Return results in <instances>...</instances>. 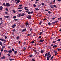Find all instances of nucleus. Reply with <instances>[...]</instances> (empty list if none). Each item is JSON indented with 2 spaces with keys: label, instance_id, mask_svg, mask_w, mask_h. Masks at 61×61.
Returning <instances> with one entry per match:
<instances>
[{
  "label": "nucleus",
  "instance_id": "nucleus-1",
  "mask_svg": "<svg viewBox=\"0 0 61 61\" xmlns=\"http://www.w3.org/2000/svg\"><path fill=\"white\" fill-rule=\"evenodd\" d=\"M0 40H1V41H4L3 43H6V41H5V40H4L3 39L1 38L0 39Z\"/></svg>",
  "mask_w": 61,
  "mask_h": 61
},
{
  "label": "nucleus",
  "instance_id": "nucleus-2",
  "mask_svg": "<svg viewBox=\"0 0 61 61\" xmlns=\"http://www.w3.org/2000/svg\"><path fill=\"white\" fill-rule=\"evenodd\" d=\"M10 6V4L8 3H6V6L7 7H8V6Z\"/></svg>",
  "mask_w": 61,
  "mask_h": 61
},
{
  "label": "nucleus",
  "instance_id": "nucleus-3",
  "mask_svg": "<svg viewBox=\"0 0 61 61\" xmlns=\"http://www.w3.org/2000/svg\"><path fill=\"white\" fill-rule=\"evenodd\" d=\"M55 54V55H57V52L55 50L54 51Z\"/></svg>",
  "mask_w": 61,
  "mask_h": 61
},
{
  "label": "nucleus",
  "instance_id": "nucleus-4",
  "mask_svg": "<svg viewBox=\"0 0 61 61\" xmlns=\"http://www.w3.org/2000/svg\"><path fill=\"white\" fill-rule=\"evenodd\" d=\"M31 17H32L31 16L29 15H28L27 17V18H28V19H31Z\"/></svg>",
  "mask_w": 61,
  "mask_h": 61
},
{
  "label": "nucleus",
  "instance_id": "nucleus-5",
  "mask_svg": "<svg viewBox=\"0 0 61 61\" xmlns=\"http://www.w3.org/2000/svg\"><path fill=\"white\" fill-rule=\"evenodd\" d=\"M29 12V10H27L26 11V13H28V14H30L31 13V12L30 11Z\"/></svg>",
  "mask_w": 61,
  "mask_h": 61
},
{
  "label": "nucleus",
  "instance_id": "nucleus-6",
  "mask_svg": "<svg viewBox=\"0 0 61 61\" xmlns=\"http://www.w3.org/2000/svg\"><path fill=\"white\" fill-rule=\"evenodd\" d=\"M44 52V50H41V53H43Z\"/></svg>",
  "mask_w": 61,
  "mask_h": 61
},
{
  "label": "nucleus",
  "instance_id": "nucleus-7",
  "mask_svg": "<svg viewBox=\"0 0 61 61\" xmlns=\"http://www.w3.org/2000/svg\"><path fill=\"white\" fill-rule=\"evenodd\" d=\"M53 6L54 7H55V8H56H56H57V7H56V5H53Z\"/></svg>",
  "mask_w": 61,
  "mask_h": 61
},
{
  "label": "nucleus",
  "instance_id": "nucleus-8",
  "mask_svg": "<svg viewBox=\"0 0 61 61\" xmlns=\"http://www.w3.org/2000/svg\"><path fill=\"white\" fill-rule=\"evenodd\" d=\"M0 10H3V7H2V6H0Z\"/></svg>",
  "mask_w": 61,
  "mask_h": 61
},
{
  "label": "nucleus",
  "instance_id": "nucleus-9",
  "mask_svg": "<svg viewBox=\"0 0 61 61\" xmlns=\"http://www.w3.org/2000/svg\"><path fill=\"white\" fill-rule=\"evenodd\" d=\"M12 52V51L10 50L9 51V54H11Z\"/></svg>",
  "mask_w": 61,
  "mask_h": 61
},
{
  "label": "nucleus",
  "instance_id": "nucleus-10",
  "mask_svg": "<svg viewBox=\"0 0 61 61\" xmlns=\"http://www.w3.org/2000/svg\"><path fill=\"white\" fill-rule=\"evenodd\" d=\"M5 57L4 56L2 57H1V59H5Z\"/></svg>",
  "mask_w": 61,
  "mask_h": 61
},
{
  "label": "nucleus",
  "instance_id": "nucleus-11",
  "mask_svg": "<svg viewBox=\"0 0 61 61\" xmlns=\"http://www.w3.org/2000/svg\"><path fill=\"white\" fill-rule=\"evenodd\" d=\"M26 31V28H25L23 30L22 32H24V31Z\"/></svg>",
  "mask_w": 61,
  "mask_h": 61
},
{
  "label": "nucleus",
  "instance_id": "nucleus-12",
  "mask_svg": "<svg viewBox=\"0 0 61 61\" xmlns=\"http://www.w3.org/2000/svg\"><path fill=\"white\" fill-rule=\"evenodd\" d=\"M44 40H41L40 42H44Z\"/></svg>",
  "mask_w": 61,
  "mask_h": 61
},
{
  "label": "nucleus",
  "instance_id": "nucleus-13",
  "mask_svg": "<svg viewBox=\"0 0 61 61\" xmlns=\"http://www.w3.org/2000/svg\"><path fill=\"white\" fill-rule=\"evenodd\" d=\"M20 2V0H18L17 1V2H16V4H18V3H19Z\"/></svg>",
  "mask_w": 61,
  "mask_h": 61
},
{
  "label": "nucleus",
  "instance_id": "nucleus-14",
  "mask_svg": "<svg viewBox=\"0 0 61 61\" xmlns=\"http://www.w3.org/2000/svg\"><path fill=\"white\" fill-rule=\"evenodd\" d=\"M24 15H25V14L24 13H22L21 15V16H24Z\"/></svg>",
  "mask_w": 61,
  "mask_h": 61
},
{
  "label": "nucleus",
  "instance_id": "nucleus-15",
  "mask_svg": "<svg viewBox=\"0 0 61 61\" xmlns=\"http://www.w3.org/2000/svg\"><path fill=\"white\" fill-rule=\"evenodd\" d=\"M15 27V24H14L12 26V27L14 28Z\"/></svg>",
  "mask_w": 61,
  "mask_h": 61
},
{
  "label": "nucleus",
  "instance_id": "nucleus-16",
  "mask_svg": "<svg viewBox=\"0 0 61 61\" xmlns=\"http://www.w3.org/2000/svg\"><path fill=\"white\" fill-rule=\"evenodd\" d=\"M47 56V53H46L45 55V57H46Z\"/></svg>",
  "mask_w": 61,
  "mask_h": 61
},
{
  "label": "nucleus",
  "instance_id": "nucleus-17",
  "mask_svg": "<svg viewBox=\"0 0 61 61\" xmlns=\"http://www.w3.org/2000/svg\"><path fill=\"white\" fill-rule=\"evenodd\" d=\"M4 52H5V53H7V51L6 50H4Z\"/></svg>",
  "mask_w": 61,
  "mask_h": 61
},
{
  "label": "nucleus",
  "instance_id": "nucleus-18",
  "mask_svg": "<svg viewBox=\"0 0 61 61\" xmlns=\"http://www.w3.org/2000/svg\"><path fill=\"white\" fill-rule=\"evenodd\" d=\"M5 17V18H8L9 17V16H4Z\"/></svg>",
  "mask_w": 61,
  "mask_h": 61
},
{
  "label": "nucleus",
  "instance_id": "nucleus-19",
  "mask_svg": "<svg viewBox=\"0 0 61 61\" xmlns=\"http://www.w3.org/2000/svg\"><path fill=\"white\" fill-rule=\"evenodd\" d=\"M29 56L30 57H32L33 56V55H29Z\"/></svg>",
  "mask_w": 61,
  "mask_h": 61
},
{
  "label": "nucleus",
  "instance_id": "nucleus-20",
  "mask_svg": "<svg viewBox=\"0 0 61 61\" xmlns=\"http://www.w3.org/2000/svg\"><path fill=\"white\" fill-rule=\"evenodd\" d=\"M3 6H6V5H5V3H3Z\"/></svg>",
  "mask_w": 61,
  "mask_h": 61
},
{
  "label": "nucleus",
  "instance_id": "nucleus-21",
  "mask_svg": "<svg viewBox=\"0 0 61 61\" xmlns=\"http://www.w3.org/2000/svg\"><path fill=\"white\" fill-rule=\"evenodd\" d=\"M10 61H12V60H14L13 59H9Z\"/></svg>",
  "mask_w": 61,
  "mask_h": 61
},
{
  "label": "nucleus",
  "instance_id": "nucleus-22",
  "mask_svg": "<svg viewBox=\"0 0 61 61\" xmlns=\"http://www.w3.org/2000/svg\"><path fill=\"white\" fill-rule=\"evenodd\" d=\"M0 46H2V45H3V44L2 42H0Z\"/></svg>",
  "mask_w": 61,
  "mask_h": 61
},
{
  "label": "nucleus",
  "instance_id": "nucleus-23",
  "mask_svg": "<svg viewBox=\"0 0 61 61\" xmlns=\"http://www.w3.org/2000/svg\"><path fill=\"white\" fill-rule=\"evenodd\" d=\"M42 34V32H40L39 34V35H40V36L41 35V34Z\"/></svg>",
  "mask_w": 61,
  "mask_h": 61
},
{
  "label": "nucleus",
  "instance_id": "nucleus-24",
  "mask_svg": "<svg viewBox=\"0 0 61 61\" xmlns=\"http://www.w3.org/2000/svg\"><path fill=\"white\" fill-rule=\"evenodd\" d=\"M41 5L43 6L45 5V4H44V3H41Z\"/></svg>",
  "mask_w": 61,
  "mask_h": 61
},
{
  "label": "nucleus",
  "instance_id": "nucleus-25",
  "mask_svg": "<svg viewBox=\"0 0 61 61\" xmlns=\"http://www.w3.org/2000/svg\"><path fill=\"white\" fill-rule=\"evenodd\" d=\"M19 38V37L18 36V37H17L16 38L17 39V40H18Z\"/></svg>",
  "mask_w": 61,
  "mask_h": 61
},
{
  "label": "nucleus",
  "instance_id": "nucleus-26",
  "mask_svg": "<svg viewBox=\"0 0 61 61\" xmlns=\"http://www.w3.org/2000/svg\"><path fill=\"white\" fill-rule=\"evenodd\" d=\"M53 58H54V56H52V57L51 58V60H52V59Z\"/></svg>",
  "mask_w": 61,
  "mask_h": 61
},
{
  "label": "nucleus",
  "instance_id": "nucleus-27",
  "mask_svg": "<svg viewBox=\"0 0 61 61\" xmlns=\"http://www.w3.org/2000/svg\"><path fill=\"white\" fill-rule=\"evenodd\" d=\"M56 42V41H54L53 42V44H54V43H55Z\"/></svg>",
  "mask_w": 61,
  "mask_h": 61
},
{
  "label": "nucleus",
  "instance_id": "nucleus-28",
  "mask_svg": "<svg viewBox=\"0 0 61 61\" xmlns=\"http://www.w3.org/2000/svg\"><path fill=\"white\" fill-rule=\"evenodd\" d=\"M48 24L50 26V25H51V23L50 22H49Z\"/></svg>",
  "mask_w": 61,
  "mask_h": 61
},
{
  "label": "nucleus",
  "instance_id": "nucleus-29",
  "mask_svg": "<svg viewBox=\"0 0 61 61\" xmlns=\"http://www.w3.org/2000/svg\"><path fill=\"white\" fill-rule=\"evenodd\" d=\"M47 60L48 61L49 60V56H48L47 57Z\"/></svg>",
  "mask_w": 61,
  "mask_h": 61
},
{
  "label": "nucleus",
  "instance_id": "nucleus-30",
  "mask_svg": "<svg viewBox=\"0 0 61 61\" xmlns=\"http://www.w3.org/2000/svg\"><path fill=\"white\" fill-rule=\"evenodd\" d=\"M33 6L34 7H36V5L35 4H34Z\"/></svg>",
  "mask_w": 61,
  "mask_h": 61
},
{
  "label": "nucleus",
  "instance_id": "nucleus-31",
  "mask_svg": "<svg viewBox=\"0 0 61 61\" xmlns=\"http://www.w3.org/2000/svg\"><path fill=\"white\" fill-rule=\"evenodd\" d=\"M3 48H2L1 49V52H2L3 51Z\"/></svg>",
  "mask_w": 61,
  "mask_h": 61
},
{
  "label": "nucleus",
  "instance_id": "nucleus-32",
  "mask_svg": "<svg viewBox=\"0 0 61 61\" xmlns=\"http://www.w3.org/2000/svg\"><path fill=\"white\" fill-rule=\"evenodd\" d=\"M58 21H56L55 22H54V23H58Z\"/></svg>",
  "mask_w": 61,
  "mask_h": 61
},
{
  "label": "nucleus",
  "instance_id": "nucleus-33",
  "mask_svg": "<svg viewBox=\"0 0 61 61\" xmlns=\"http://www.w3.org/2000/svg\"><path fill=\"white\" fill-rule=\"evenodd\" d=\"M0 19L1 21H3V19H2V18H0Z\"/></svg>",
  "mask_w": 61,
  "mask_h": 61
},
{
  "label": "nucleus",
  "instance_id": "nucleus-34",
  "mask_svg": "<svg viewBox=\"0 0 61 61\" xmlns=\"http://www.w3.org/2000/svg\"><path fill=\"white\" fill-rule=\"evenodd\" d=\"M5 10L6 11H8V9L7 8H6Z\"/></svg>",
  "mask_w": 61,
  "mask_h": 61
},
{
  "label": "nucleus",
  "instance_id": "nucleus-35",
  "mask_svg": "<svg viewBox=\"0 0 61 61\" xmlns=\"http://www.w3.org/2000/svg\"><path fill=\"white\" fill-rule=\"evenodd\" d=\"M26 25H28V23L27 22H26Z\"/></svg>",
  "mask_w": 61,
  "mask_h": 61
},
{
  "label": "nucleus",
  "instance_id": "nucleus-36",
  "mask_svg": "<svg viewBox=\"0 0 61 61\" xmlns=\"http://www.w3.org/2000/svg\"><path fill=\"white\" fill-rule=\"evenodd\" d=\"M12 11H13V13H15V10H12Z\"/></svg>",
  "mask_w": 61,
  "mask_h": 61
},
{
  "label": "nucleus",
  "instance_id": "nucleus-37",
  "mask_svg": "<svg viewBox=\"0 0 61 61\" xmlns=\"http://www.w3.org/2000/svg\"><path fill=\"white\" fill-rule=\"evenodd\" d=\"M35 9L37 10H39V9L37 8H35Z\"/></svg>",
  "mask_w": 61,
  "mask_h": 61
},
{
  "label": "nucleus",
  "instance_id": "nucleus-38",
  "mask_svg": "<svg viewBox=\"0 0 61 61\" xmlns=\"http://www.w3.org/2000/svg\"><path fill=\"white\" fill-rule=\"evenodd\" d=\"M22 5H19V6L20 7H21V6H22Z\"/></svg>",
  "mask_w": 61,
  "mask_h": 61
},
{
  "label": "nucleus",
  "instance_id": "nucleus-39",
  "mask_svg": "<svg viewBox=\"0 0 61 61\" xmlns=\"http://www.w3.org/2000/svg\"><path fill=\"white\" fill-rule=\"evenodd\" d=\"M61 39H59L57 40V41H60Z\"/></svg>",
  "mask_w": 61,
  "mask_h": 61
},
{
  "label": "nucleus",
  "instance_id": "nucleus-40",
  "mask_svg": "<svg viewBox=\"0 0 61 61\" xmlns=\"http://www.w3.org/2000/svg\"><path fill=\"white\" fill-rule=\"evenodd\" d=\"M49 55H50V53H49V52L48 53L47 56H49Z\"/></svg>",
  "mask_w": 61,
  "mask_h": 61
},
{
  "label": "nucleus",
  "instance_id": "nucleus-41",
  "mask_svg": "<svg viewBox=\"0 0 61 61\" xmlns=\"http://www.w3.org/2000/svg\"><path fill=\"white\" fill-rule=\"evenodd\" d=\"M22 7H19L18 8V9H22Z\"/></svg>",
  "mask_w": 61,
  "mask_h": 61
},
{
  "label": "nucleus",
  "instance_id": "nucleus-42",
  "mask_svg": "<svg viewBox=\"0 0 61 61\" xmlns=\"http://www.w3.org/2000/svg\"><path fill=\"white\" fill-rule=\"evenodd\" d=\"M19 12H22V10H19Z\"/></svg>",
  "mask_w": 61,
  "mask_h": 61
},
{
  "label": "nucleus",
  "instance_id": "nucleus-43",
  "mask_svg": "<svg viewBox=\"0 0 61 61\" xmlns=\"http://www.w3.org/2000/svg\"><path fill=\"white\" fill-rule=\"evenodd\" d=\"M33 51H34V52H36V50H33Z\"/></svg>",
  "mask_w": 61,
  "mask_h": 61
},
{
  "label": "nucleus",
  "instance_id": "nucleus-44",
  "mask_svg": "<svg viewBox=\"0 0 61 61\" xmlns=\"http://www.w3.org/2000/svg\"><path fill=\"white\" fill-rule=\"evenodd\" d=\"M42 23V22H40V23H39L40 25H41Z\"/></svg>",
  "mask_w": 61,
  "mask_h": 61
},
{
  "label": "nucleus",
  "instance_id": "nucleus-45",
  "mask_svg": "<svg viewBox=\"0 0 61 61\" xmlns=\"http://www.w3.org/2000/svg\"><path fill=\"white\" fill-rule=\"evenodd\" d=\"M50 7H51V8H53V6H50Z\"/></svg>",
  "mask_w": 61,
  "mask_h": 61
},
{
  "label": "nucleus",
  "instance_id": "nucleus-46",
  "mask_svg": "<svg viewBox=\"0 0 61 61\" xmlns=\"http://www.w3.org/2000/svg\"><path fill=\"white\" fill-rule=\"evenodd\" d=\"M59 19H61V17L59 18L58 19V20Z\"/></svg>",
  "mask_w": 61,
  "mask_h": 61
},
{
  "label": "nucleus",
  "instance_id": "nucleus-47",
  "mask_svg": "<svg viewBox=\"0 0 61 61\" xmlns=\"http://www.w3.org/2000/svg\"><path fill=\"white\" fill-rule=\"evenodd\" d=\"M5 14H8V13L6 12H5Z\"/></svg>",
  "mask_w": 61,
  "mask_h": 61
},
{
  "label": "nucleus",
  "instance_id": "nucleus-48",
  "mask_svg": "<svg viewBox=\"0 0 61 61\" xmlns=\"http://www.w3.org/2000/svg\"><path fill=\"white\" fill-rule=\"evenodd\" d=\"M5 46H2V48H5Z\"/></svg>",
  "mask_w": 61,
  "mask_h": 61
},
{
  "label": "nucleus",
  "instance_id": "nucleus-49",
  "mask_svg": "<svg viewBox=\"0 0 61 61\" xmlns=\"http://www.w3.org/2000/svg\"><path fill=\"white\" fill-rule=\"evenodd\" d=\"M13 32H15V29H14L12 30Z\"/></svg>",
  "mask_w": 61,
  "mask_h": 61
},
{
  "label": "nucleus",
  "instance_id": "nucleus-50",
  "mask_svg": "<svg viewBox=\"0 0 61 61\" xmlns=\"http://www.w3.org/2000/svg\"><path fill=\"white\" fill-rule=\"evenodd\" d=\"M26 48L25 47H24V50H26Z\"/></svg>",
  "mask_w": 61,
  "mask_h": 61
},
{
  "label": "nucleus",
  "instance_id": "nucleus-51",
  "mask_svg": "<svg viewBox=\"0 0 61 61\" xmlns=\"http://www.w3.org/2000/svg\"><path fill=\"white\" fill-rule=\"evenodd\" d=\"M20 43H21V41H19V44H20Z\"/></svg>",
  "mask_w": 61,
  "mask_h": 61
},
{
  "label": "nucleus",
  "instance_id": "nucleus-52",
  "mask_svg": "<svg viewBox=\"0 0 61 61\" xmlns=\"http://www.w3.org/2000/svg\"><path fill=\"white\" fill-rule=\"evenodd\" d=\"M33 13H34V12H33V11H32L31 12H30V14H33Z\"/></svg>",
  "mask_w": 61,
  "mask_h": 61
},
{
  "label": "nucleus",
  "instance_id": "nucleus-53",
  "mask_svg": "<svg viewBox=\"0 0 61 61\" xmlns=\"http://www.w3.org/2000/svg\"><path fill=\"white\" fill-rule=\"evenodd\" d=\"M48 13L49 14H50V13H51V12H50V11H48Z\"/></svg>",
  "mask_w": 61,
  "mask_h": 61
},
{
  "label": "nucleus",
  "instance_id": "nucleus-54",
  "mask_svg": "<svg viewBox=\"0 0 61 61\" xmlns=\"http://www.w3.org/2000/svg\"><path fill=\"white\" fill-rule=\"evenodd\" d=\"M3 22H2L0 24V25H2L3 24Z\"/></svg>",
  "mask_w": 61,
  "mask_h": 61
},
{
  "label": "nucleus",
  "instance_id": "nucleus-55",
  "mask_svg": "<svg viewBox=\"0 0 61 61\" xmlns=\"http://www.w3.org/2000/svg\"><path fill=\"white\" fill-rule=\"evenodd\" d=\"M32 30V29H30V31H31Z\"/></svg>",
  "mask_w": 61,
  "mask_h": 61
},
{
  "label": "nucleus",
  "instance_id": "nucleus-56",
  "mask_svg": "<svg viewBox=\"0 0 61 61\" xmlns=\"http://www.w3.org/2000/svg\"><path fill=\"white\" fill-rule=\"evenodd\" d=\"M32 61H35V60L34 59H32Z\"/></svg>",
  "mask_w": 61,
  "mask_h": 61
},
{
  "label": "nucleus",
  "instance_id": "nucleus-57",
  "mask_svg": "<svg viewBox=\"0 0 61 61\" xmlns=\"http://www.w3.org/2000/svg\"><path fill=\"white\" fill-rule=\"evenodd\" d=\"M57 1H58L59 2H61V0H57Z\"/></svg>",
  "mask_w": 61,
  "mask_h": 61
},
{
  "label": "nucleus",
  "instance_id": "nucleus-58",
  "mask_svg": "<svg viewBox=\"0 0 61 61\" xmlns=\"http://www.w3.org/2000/svg\"><path fill=\"white\" fill-rule=\"evenodd\" d=\"M12 51H13H13H14V49L12 48Z\"/></svg>",
  "mask_w": 61,
  "mask_h": 61
},
{
  "label": "nucleus",
  "instance_id": "nucleus-59",
  "mask_svg": "<svg viewBox=\"0 0 61 61\" xmlns=\"http://www.w3.org/2000/svg\"><path fill=\"white\" fill-rule=\"evenodd\" d=\"M39 37L40 38H41V36H39Z\"/></svg>",
  "mask_w": 61,
  "mask_h": 61
},
{
  "label": "nucleus",
  "instance_id": "nucleus-60",
  "mask_svg": "<svg viewBox=\"0 0 61 61\" xmlns=\"http://www.w3.org/2000/svg\"><path fill=\"white\" fill-rule=\"evenodd\" d=\"M53 3H55V1H56V0H53Z\"/></svg>",
  "mask_w": 61,
  "mask_h": 61
},
{
  "label": "nucleus",
  "instance_id": "nucleus-61",
  "mask_svg": "<svg viewBox=\"0 0 61 61\" xmlns=\"http://www.w3.org/2000/svg\"><path fill=\"white\" fill-rule=\"evenodd\" d=\"M26 42H24L23 44H26Z\"/></svg>",
  "mask_w": 61,
  "mask_h": 61
},
{
  "label": "nucleus",
  "instance_id": "nucleus-62",
  "mask_svg": "<svg viewBox=\"0 0 61 61\" xmlns=\"http://www.w3.org/2000/svg\"><path fill=\"white\" fill-rule=\"evenodd\" d=\"M13 18H14V19L15 18V16H14L13 17Z\"/></svg>",
  "mask_w": 61,
  "mask_h": 61
},
{
  "label": "nucleus",
  "instance_id": "nucleus-63",
  "mask_svg": "<svg viewBox=\"0 0 61 61\" xmlns=\"http://www.w3.org/2000/svg\"><path fill=\"white\" fill-rule=\"evenodd\" d=\"M59 32H61V29H60L59 30Z\"/></svg>",
  "mask_w": 61,
  "mask_h": 61
},
{
  "label": "nucleus",
  "instance_id": "nucleus-64",
  "mask_svg": "<svg viewBox=\"0 0 61 61\" xmlns=\"http://www.w3.org/2000/svg\"><path fill=\"white\" fill-rule=\"evenodd\" d=\"M27 36H30V34H28Z\"/></svg>",
  "mask_w": 61,
  "mask_h": 61
}]
</instances>
